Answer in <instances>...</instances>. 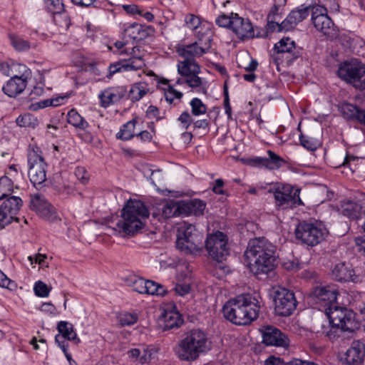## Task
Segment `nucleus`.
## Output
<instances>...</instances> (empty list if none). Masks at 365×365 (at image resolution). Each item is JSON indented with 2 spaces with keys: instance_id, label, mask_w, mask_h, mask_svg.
<instances>
[{
  "instance_id": "obj_32",
  "label": "nucleus",
  "mask_w": 365,
  "mask_h": 365,
  "mask_svg": "<svg viewBox=\"0 0 365 365\" xmlns=\"http://www.w3.org/2000/svg\"><path fill=\"white\" fill-rule=\"evenodd\" d=\"M365 158L356 157L346 154L344 157L343 162L340 165L344 168H349L351 173L361 175V171L364 170Z\"/></svg>"
},
{
  "instance_id": "obj_30",
  "label": "nucleus",
  "mask_w": 365,
  "mask_h": 365,
  "mask_svg": "<svg viewBox=\"0 0 365 365\" xmlns=\"http://www.w3.org/2000/svg\"><path fill=\"white\" fill-rule=\"evenodd\" d=\"M161 322L163 330H170L180 327L182 324L183 320L179 312L168 311L165 312L163 314Z\"/></svg>"
},
{
  "instance_id": "obj_60",
  "label": "nucleus",
  "mask_w": 365,
  "mask_h": 365,
  "mask_svg": "<svg viewBox=\"0 0 365 365\" xmlns=\"http://www.w3.org/2000/svg\"><path fill=\"white\" fill-rule=\"evenodd\" d=\"M175 293L179 296H185L190 291V286L187 283L177 284L174 288Z\"/></svg>"
},
{
  "instance_id": "obj_15",
  "label": "nucleus",
  "mask_w": 365,
  "mask_h": 365,
  "mask_svg": "<svg viewBox=\"0 0 365 365\" xmlns=\"http://www.w3.org/2000/svg\"><path fill=\"white\" fill-rule=\"evenodd\" d=\"M205 247L209 255L218 262L225 260L229 255L227 237L222 232L217 231L209 235L205 241Z\"/></svg>"
},
{
  "instance_id": "obj_34",
  "label": "nucleus",
  "mask_w": 365,
  "mask_h": 365,
  "mask_svg": "<svg viewBox=\"0 0 365 365\" xmlns=\"http://www.w3.org/2000/svg\"><path fill=\"white\" fill-rule=\"evenodd\" d=\"M268 158H257L255 161L260 165L264 166L270 170L279 168L284 160L272 150L267 151Z\"/></svg>"
},
{
  "instance_id": "obj_62",
  "label": "nucleus",
  "mask_w": 365,
  "mask_h": 365,
  "mask_svg": "<svg viewBox=\"0 0 365 365\" xmlns=\"http://www.w3.org/2000/svg\"><path fill=\"white\" fill-rule=\"evenodd\" d=\"M159 114H160V110L155 106H148V108L146 110V116L148 118H155L157 120H161L163 118V117H160L159 115Z\"/></svg>"
},
{
  "instance_id": "obj_21",
  "label": "nucleus",
  "mask_w": 365,
  "mask_h": 365,
  "mask_svg": "<svg viewBox=\"0 0 365 365\" xmlns=\"http://www.w3.org/2000/svg\"><path fill=\"white\" fill-rule=\"evenodd\" d=\"M31 76V71L29 68L26 71L20 72L19 74H14L3 86V92L9 97H16L21 93L27 86V80Z\"/></svg>"
},
{
  "instance_id": "obj_19",
  "label": "nucleus",
  "mask_w": 365,
  "mask_h": 365,
  "mask_svg": "<svg viewBox=\"0 0 365 365\" xmlns=\"http://www.w3.org/2000/svg\"><path fill=\"white\" fill-rule=\"evenodd\" d=\"M311 13L312 21L317 30L331 37L336 34L334 24L328 16L326 7L319 4L312 5Z\"/></svg>"
},
{
  "instance_id": "obj_14",
  "label": "nucleus",
  "mask_w": 365,
  "mask_h": 365,
  "mask_svg": "<svg viewBox=\"0 0 365 365\" xmlns=\"http://www.w3.org/2000/svg\"><path fill=\"white\" fill-rule=\"evenodd\" d=\"M130 53L128 59L120 60L110 65L107 77L110 78L119 72L139 70L145 66L140 46L133 47Z\"/></svg>"
},
{
  "instance_id": "obj_51",
  "label": "nucleus",
  "mask_w": 365,
  "mask_h": 365,
  "mask_svg": "<svg viewBox=\"0 0 365 365\" xmlns=\"http://www.w3.org/2000/svg\"><path fill=\"white\" fill-rule=\"evenodd\" d=\"M118 320L121 326H130L138 321V315L135 313L125 312L118 317Z\"/></svg>"
},
{
  "instance_id": "obj_55",
  "label": "nucleus",
  "mask_w": 365,
  "mask_h": 365,
  "mask_svg": "<svg viewBox=\"0 0 365 365\" xmlns=\"http://www.w3.org/2000/svg\"><path fill=\"white\" fill-rule=\"evenodd\" d=\"M0 287L10 290H14L16 288L15 282L9 279L6 275L0 270Z\"/></svg>"
},
{
  "instance_id": "obj_54",
  "label": "nucleus",
  "mask_w": 365,
  "mask_h": 365,
  "mask_svg": "<svg viewBox=\"0 0 365 365\" xmlns=\"http://www.w3.org/2000/svg\"><path fill=\"white\" fill-rule=\"evenodd\" d=\"M47 7L48 10L53 14H61L63 9L64 6L59 0H47Z\"/></svg>"
},
{
  "instance_id": "obj_17",
  "label": "nucleus",
  "mask_w": 365,
  "mask_h": 365,
  "mask_svg": "<svg viewBox=\"0 0 365 365\" xmlns=\"http://www.w3.org/2000/svg\"><path fill=\"white\" fill-rule=\"evenodd\" d=\"M23 205V200L20 197L9 195L4 200L0 206V228L5 227L13 221L19 222L16 215Z\"/></svg>"
},
{
  "instance_id": "obj_22",
  "label": "nucleus",
  "mask_w": 365,
  "mask_h": 365,
  "mask_svg": "<svg viewBox=\"0 0 365 365\" xmlns=\"http://www.w3.org/2000/svg\"><path fill=\"white\" fill-rule=\"evenodd\" d=\"M331 272L333 277L339 282H359L361 280L360 274L349 263L340 262L336 264Z\"/></svg>"
},
{
  "instance_id": "obj_28",
  "label": "nucleus",
  "mask_w": 365,
  "mask_h": 365,
  "mask_svg": "<svg viewBox=\"0 0 365 365\" xmlns=\"http://www.w3.org/2000/svg\"><path fill=\"white\" fill-rule=\"evenodd\" d=\"M339 110L345 119L356 120L365 125V110L356 105L344 102L340 105Z\"/></svg>"
},
{
  "instance_id": "obj_59",
  "label": "nucleus",
  "mask_w": 365,
  "mask_h": 365,
  "mask_svg": "<svg viewBox=\"0 0 365 365\" xmlns=\"http://www.w3.org/2000/svg\"><path fill=\"white\" fill-rule=\"evenodd\" d=\"M47 258V256L46 255L43 254H37L35 255V257L29 256V259L31 262V264L35 263L38 264L41 267H48V264L46 263V259Z\"/></svg>"
},
{
  "instance_id": "obj_58",
  "label": "nucleus",
  "mask_w": 365,
  "mask_h": 365,
  "mask_svg": "<svg viewBox=\"0 0 365 365\" xmlns=\"http://www.w3.org/2000/svg\"><path fill=\"white\" fill-rule=\"evenodd\" d=\"M178 120L185 130H187L193 122L190 113L187 111L182 112Z\"/></svg>"
},
{
  "instance_id": "obj_48",
  "label": "nucleus",
  "mask_w": 365,
  "mask_h": 365,
  "mask_svg": "<svg viewBox=\"0 0 365 365\" xmlns=\"http://www.w3.org/2000/svg\"><path fill=\"white\" fill-rule=\"evenodd\" d=\"M65 100L64 97H58L53 99H47L44 101H41L36 104L32 105L34 107V110H37L39 108H44L48 106H57L63 103Z\"/></svg>"
},
{
  "instance_id": "obj_16",
  "label": "nucleus",
  "mask_w": 365,
  "mask_h": 365,
  "mask_svg": "<svg viewBox=\"0 0 365 365\" xmlns=\"http://www.w3.org/2000/svg\"><path fill=\"white\" fill-rule=\"evenodd\" d=\"M231 30L241 40L267 37L266 31L255 28L249 19L242 18L237 14H235Z\"/></svg>"
},
{
  "instance_id": "obj_23",
  "label": "nucleus",
  "mask_w": 365,
  "mask_h": 365,
  "mask_svg": "<svg viewBox=\"0 0 365 365\" xmlns=\"http://www.w3.org/2000/svg\"><path fill=\"white\" fill-rule=\"evenodd\" d=\"M262 341L267 346L285 347L289 345V339L279 329L267 326L262 329Z\"/></svg>"
},
{
  "instance_id": "obj_35",
  "label": "nucleus",
  "mask_w": 365,
  "mask_h": 365,
  "mask_svg": "<svg viewBox=\"0 0 365 365\" xmlns=\"http://www.w3.org/2000/svg\"><path fill=\"white\" fill-rule=\"evenodd\" d=\"M150 88L148 84L145 82H138L132 85L129 93L128 98L132 102H137L143 98L148 93Z\"/></svg>"
},
{
  "instance_id": "obj_7",
  "label": "nucleus",
  "mask_w": 365,
  "mask_h": 365,
  "mask_svg": "<svg viewBox=\"0 0 365 365\" xmlns=\"http://www.w3.org/2000/svg\"><path fill=\"white\" fill-rule=\"evenodd\" d=\"M270 296L277 315L289 317L295 311L298 302L293 291L279 286L274 287L270 291Z\"/></svg>"
},
{
  "instance_id": "obj_1",
  "label": "nucleus",
  "mask_w": 365,
  "mask_h": 365,
  "mask_svg": "<svg viewBox=\"0 0 365 365\" xmlns=\"http://www.w3.org/2000/svg\"><path fill=\"white\" fill-rule=\"evenodd\" d=\"M276 247L264 237L250 240L245 252V257L248 260L250 271L256 277L267 275L275 268Z\"/></svg>"
},
{
  "instance_id": "obj_8",
  "label": "nucleus",
  "mask_w": 365,
  "mask_h": 365,
  "mask_svg": "<svg viewBox=\"0 0 365 365\" xmlns=\"http://www.w3.org/2000/svg\"><path fill=\"white\" fill-rule=\"evenodd\" d=\"M28 175L34 186L42 185L46 180L47 164L44 160L42 151L37 146L30 147L27 155Z\"/></svg>"
},
{
  "instance_id": "obj_20",
  "label": "nucleus",
  "mask_w": 365,
  "mask_h": 365,
  "mask_svg": "<svg viewBox=\"0 0 365 365\" xmlns=\"http://www.w3.org/2000/svg\"><path fill=\"white\" fill-rule=\"evenodd\" d=\"M341 213L351 220H357L365 215V195L363 193L345 199L340 205Z\"/></svg>"
},
{
  "instance_id": "obj_5",
  "label": "nucleus",
  "mask_w": 365,
  "mask_h": 365,
  "mask_svg": "<svg viewBox=\"0 0 365 365\" xmlns=\"http://www.w3.org/2000/svg\"><path fill=\"white\" fill-rule=\"evenodd\" d=\"M205 42L202 46H200L197 42L189 45L180 46L177 48L178 55L184 58L178 63V71L186 74L189 71L192 73H199L200 67L195 61L196 57H200L205 53L210 48L212 41L210 36L204 38ZM202 44V41H200Z\"/></svg>"
},
{
  "instance_id": "obj_11",
  "label": "nucleus",
  "mask_w": 365,
  "mask_h": 365,
  "mask_svg": "<svg viewBox=\"0 0 365 365\" xmlns=\"http://www.w3.org/2000/svg\"><path fill=\"white\" fill-rule=\"evenodd\" d=\"M329 320L341 329L349 333L359 330L361 327L360 320L356 319V314L352 310L344 307L335 306L331 311H328L326 314Z\"/></svg>"
},
{
  "instance_id": "obj_10",
  "label": "nucleus",
  "mask_w": 365,
  "mask_h": 365,
  "mask_svg": "<svg viewBox=\"0 0 365 365\" xmlns=\"http://www.w3.org/2000/svg\"><path fill=\"white\" fill-rule=\"evenodd\" d=\"M295 236L302 244L314 247L324 239L323 225L318 222L302 221L295 229Z\"/></svg>"
},
{
  "instance_id": "obj_56",
  "label": "nucleus",
  "mask_w": 365,
  "mask_h": 365,
  "mask_svg": "<svg viewBox=\"0 0 365 365\" xmlns=\"http://www.w3.org/2000/svg\"><path fill=\"white\" fill-rule=\"evenodd\" d=\"M275 20L276 19H267L266 29H262L264 31H267V36H268L269 33L274 32L276 30L277 31H285V29H284V28L281 26L282 25V22L279 24L278 22L275 21Z\"/></svg>"
},
{
  "instance_id": "obj_52",
  "label": "nucleus",
  "mask_w": 365,
  "mask_h": 365,
  "mask_svg": "<svg viewBox=\"0 0 365 365\" xmlns=\"http://www.w3.org/2000/svg\"><path fill=\"white\" fill-rule=\"evenodd\" d=\"M192 113L194 115H200L206 113V106L200 98H195L190 101Z\"/></svg>"
},
{
  "instance_id": "obj_3",
  "label": "nucleus",
  "mask_w": 365,
  "mask_h": 365,
  "mask_svg": "<svg viewBox=\"0 0 365 365\" xmlns=\"http://www.w3.org/2000/svg\"><path fill=\"white\" fill-rule=\"evenodd\" d=\"M211 348L212 342L207 334L200 329H192L178 341L174 347V352L181 361L192 362Z\"/></svg>"
},
{
  "instance_id": "obj_13",
  "label": "nucleus",
  "mask_w": 365,
  "mask_h": 365,
  "mask_svg": "<svg viewBox=\"0 0 365 365\" xmlns=\"http://www.w3.org/2000/svg\"><path fill=\"white\" fill-rule=\"evenodd\" d=\"M338 294L339 292L334 287L323 286L315 287L310 296L317 309L327 314L328 311H331L335 306H338L336 303Z\"/></svg>"
},
{
  "instance_id": "obj_36",
  "label": "nucleus",
  "mask_w": 365,
  "mask_h": 365,
  "mask_svg": "<svg viewBox=\"0 0 365 365\" xmlns=\"http://www.w3.org/2000/svg\"><path fill=\"white\" fill-rule=\"evenodd\" d=\"M182 78H178L176 81V84L181 85L183 83L187 84V86L192 88H200L202 84V80L198 76L199 73H192V71L187 72L186 74L178 73Z\"/></svg>"
},
{
  "instance_id": "obj_39",
  "label": "nucleus",
  "mask_w": 365,
  "mask_h": 365,
  "mask_svg": "<svg viewBox=\"0 0 365 365\" xmlns=\"http://www.w3.org/2000/svg\"><path fill=\"white\" fill-rule=\"evenodd\" d=\"M57 329L59 332V335L63 336L64 338H67V340H73L75 341L76 344L80 342V339L77 337L71 324L67 322L61 321L58 322Z\"/></svg>"
},
{
  "instance_id": "obj_41",
  "label": "nucleus",
  "mask_w": 365,
  "mask_h": 365,
  "mask_svg": "<svg viewBox=\"0 0 365 365\" xmlns=\"http://www.w3.org/2000/svg\"><path fill=\"white\" fill-rule=\"evenodd\" d=\"M17 125L21 128H35L38 125V120L36 117L31 113H24L20 115L16 119Z\"/></svg>"
},
{
  "instance_id": "obj_61",
  "label": "nucleus",
  "mask_w": 365,
  "mask_h": 365,
  "mask_svg": "<svg viewBox=\"0 0 365 365\" xmlns=\"http://www.w3.org/2000/svg\"><path fill=\"white\" fill-rule=\"evenodd\" d=\"M76 178L83 184L86 183L88 178L87 171L83 167H77L74 173Z\"/></svg>"
},
{
  "instance_id": "obj_31",
  "label": "nucleus",
  "mask_w": 365,
  "mask_h": 365,
  "mask_svg": "<svg viewBox=\"0 0 365 365\" xmlns=\"http://www.w3.org/2000/svg\"><path fill=\"white\" fill-rule=\"evenodd\" d=\"M185 21L187 26L192 30L200 29L196 34L199 41H202L207 36H210L208 35L210 30L207 28L204 30L203 28L200 26L201 21L198 16L191 14H187L185 17Z\"/></svg>"
},
{
  "instance_id": "obj_53",
  "label": "nucleus",
  "mask_w": 365,
  "mask_h": 365,
  "mask_svg": "<svg viewBox=\"0 0 365 365\" xmlns=\"http://www.w3.org/2000/svg\"><path fill=\"white\" fill-rule=\"evenodd\" d=\"M234 16H235V14H233V13L231 14L230 16H227L225 14H222L216 19L215 23L220 27L228 28V29H231L232 26V22L234 20Z\"/></svg>"
},
{
  "instance_id": "obj_9",
  "label": "nucleus",
  "mask_w": 365,
  "mask_h": 365,
  "mask_svg": "<svg viewBox=\"0 0 365 365\" xmlns=\"http://www.w3.org/2000/svg\"><path fill=\"white\" fill-rule=\"evenodd\" d=\"M338 76L359 90L365 89V64L356 60L344 62L337 71Z\"/></svg>"
},
{
  "instance_id": "obj_18",
  "label": "nucleus",
  "mask_w": 365,
  "mask_h": 365,
  "mask_svg": "<svg viewBox=\"0 0 365 365\" xmlns=\"http://www.w3.org/2000/svg\"><path fill=\"white\" fill-rule=\"evenodd\" d=\"M299 194L300 189L294 188L288 184H279L274 188V191L276 205L282 207L302 205Z\"/></svg>"
},
{
  "instance_id": "obj_37",
  "label": "nucleus",
  "mask_w": 365,
  "mask_h": 365,
  "mask_svg": "<svg viewBox=\"0 0 365 365\" xmlns=\"http://www.w3.org/2000/svg\"><path fill=\"white\" fill-rule=\"evenodd\" d=\"M162 214L165 218L183 215L182 201L174 202L172 200L166 202L163 207Z\"/></svg>"
},
{
  "instance_id": "obj_27",
  "label": "nucleus",
  "mask_w": 365,
  "mask_h": 365,
  "mask_svg": "<svg viewBox=\"0 0 365 365\" xmlns=\"http://www.w3.org/2000/svg\"><path fill=\"white\" fill-rule=\"evenodd\" d=\"M155 30L151 26L133 23L125 30V35L135 41H140L153 36Z\"/></svg>"
},
{
  "instance_id": "obj_64",
  "label": "nucleus",
  "mask_w": 365,
  "mask_h": 365,
  "mask_svg": "<svg viewBox=\"0 0 365 365\" xmlns=\"http://www.w3.org/2000/svg\"><path fill=\"white\" fill-rule=\"evenodd\" d=\"M44 89L42 85H36L34 86L33 89L29 93L30 100H34L37 97L43 95Z\"/></svg>"
},
{
  "instance_id": "obj_45",
  "label": "nucleus",
  "mask_w": 365,
  "mask_h": 365,
  "mask_svg": "<svg viewBox=\"0 0 365 365\" xmlns=\"http://www.w3.org/2000/svg\"><path fill=\"white\" fill-rule=\"evenodd\" d=\"M13 182L6 176L0 178V200H4L11 195Z\"/></svg>"
},
{
  "instance_id": "obj_12",
  "label": "nucleus",
  "mask_w": 365,
  "mask_h": 365,
  "mask_svg": "<svg viewBox=\"0 0 365 365\" xmlns=\"http://www.w3.org/2000/svg\"><path fill=\"white\" fill-rule=\"evenodd\" d=\"M275 53L272 58L276 65L285 63L292 64L296 59L302 55V49L296 46L295 42L289 37L282 38L274 44Z\"/></svg>"
},
{
  "instance_id": "obj_46",
  "label": "nucleus",
  "mask_w": 365,
  "mask_h": 365,
  "mask_svg": "<svg viewBox=\"0 0 365 365\" xmlns=\"http://www.w3.org/2000/svg\"><path fill=\"white\" fill-rule=\"evenodd\" d=\"M9 38L12 46L18 51H26L31 47L30 43L27 41L19 36L10 35Z\"/></svg>"
},
{
  "instance_id": "obj_40",
  "label": "nucleus",
  "mask_w": 365,
  "mask_h": 365,
  "mask_svg": "<svg viewBox=\"0 0 365 365\" xmlns=\"http://www.w3.org/2000/svg\"><path fill=\"white\" fill-rule=\"evenodd\" d=\"M136 122L135 119H133L123 124L120 131L116 134V138L123 140H128L133 138Z\"/></svg>"
},
{
  "instance_id": "obj_29",
  "label": "nucleus",
  "mask_w": 365,
  "mask_h": 365,
  "mask_svg": "<svg viewBox=\"0 0 365 365\" xmlns=\"http://www.w3.org/2000/svg\"><path fill=\"white\" fill-rule=\"evenodd\" d=\"M364 356V345L359 341L354 342L346 352L345 361L349 365H360Z\"/></svg>"
},
{
  "instance_id": "obj_44",
  "label": "nucleus",
  "mask_w": 365,
  "mask_h": 365,
  "mask_svg": "<svg viewBox=\"0 0 365 365\" xmlns=\"http://www.w3.org/2000/svg\"><path fill=\"white\" fill-rule=\"evenodd\" d=\"M128 356L132 359L138 360L140 363L144 364L150 356V353L144 347L140 349H132L128 351Z\"/></svg>"
},
{
  "instance_id": "obj_26",
  "label": "nucleus",
  "mask_w": 365,
  "mask_h": 365,
  "mask_svg": "<svg viewBox=\"0 0 365 365\" xmlns=\"http://www.w3.org/2000/svg\"><path fill=\"white\" fill-rule=\"evenodd\" d=\"M312 5H302L296 10H292L287 17L282 21L281 25L286 31L294 29L296 26L304 19H305L311 11Z\"/></svg>"
},
{
  "instance_id": "obj_38",
  "label": "nucleus",
  "mask_w": 365,
  "mask_h": 365,
  "mask_svg": "<svg viewBox=\"0 0 365 365\" xmlns=\"http://www.w3.org/2000/svg\"><path fill=\"white\" fill-rule=\"evenodd\" d=\"M67 122L73 127L83 130H85L89 126L88 123L76 109H71L68 112Z\"/></svg>"
},
{
  "instance_id": "obj_47",
  "label": "nucleus",
  "mask_w": 365,
  "mask_h": 365,
  "mask_svg": "<svg viewBox=\"0 0 365 365\" xmlns=\"http://www.w3.org/2000/svg\"><path fill=\"white\" fill-rule=\"evenodd\" d=\"M329 324L330 326L324 329L322 332L329 340L334 341L338 339L341 336V333L345 331L341 329L339 326H336L332 323Z\"/></svg>"
},
{
  "instance_id": "obj_43",
  "label": "nucleus",
  "mask_w": 365,
  "mask_h": 365,
  "mask_svg": "<svg viewBox=\"0 0 365 365\" xmlns=\"http://www.w3.org/2000/svg\"><path fill=\"white\" fill-rule=\"evenodd\" d=\"M128 286L140 294H144L146 280L138 276L131 274L129 275L125 279Z\"/></svg>"
},
{
  "instance_id": "obj_63",
  "label": "nucleus",
  "mask_w": 365,
  "mask_h": 365,
  "mask_svg": "<svg viewBox=\"0 0 365 365\" xmlns=\"http://www.w3.org/2000/svg\"><path fill=\"white\" fill-rule=\"evenodd\" d=\"M158 284L152 280H146L145 286L144 287V294L154 295L157 292Z\"/></svg>"
},
{
  "instance_id": "obj_6",
  "label": "nucleus",
  "mask_w": 365,
  "mask_h": 365,
  "mask_svg": "<svg viewBox=\"0 0 365 365\" xmlns=\"http://www.w3.org/2000/svg\"><path fill=\"white\" fill-rule=\"evenodd\" d=\"M203 235L192 224L181 225L178 229L176 247L185 254L200 253L203 247Z\"/></svg>"
},
{
  "instance_id": "obj_2",
  "label": "nucleus",
  "mask_w": 365,
  "mask_h": 365,
  "mask_svg": "<svg viewBox=\"0 0 365 365\" xmlns=\"http://www.w3.org/2000/svg\"><path fill=\"white\" fill-rule=\"evenodd\" d=\"M259 301L251 294H240L227 301L222 307L223 316L236 325H247L257 318Z\"/></svg>"
},
{
  "instance_id": "obj_57",
  "label": "nucleus",
  "mask_w": 365,
  "mask_h": 365,
  "mask_svg": "<svg viewBox=\"0 0 365 365\" xmlns=\"http://www.w3.org/2000/svg\"><path fill=\"white\" fill-rule=\"evenodd\" d=\"M182 97V93L172 87H170L165 93V100L170 104L173 103L175 99L180 100Z\"/></svg>"
},
{
  "instance_id": "obj_4",
  "label": "nucleus",
  "mask_w": 365,
  "mask_h": 365,
  "mask_svg": "<svg viewBox=\"0 0 365 365\" xmlns=\"http://www.w3.org/2000/svg\"><path fill=\"white\" fill-rule=\"evenodd\" d=\"M149 210L140 200H129L121 211L122 220L116 226L120 232L133 235L141 230L149 217Z\"/></svg>"
},
{
  "instance_id": "obj_42",
  "label": "nucleus",
  "mask_w": 365,
  "mask_h": 365,
  "mask_svg": "<svg viewBox=\"0 0 365 365\" xmlns=\"http://www.w3.org/2000/svg\"><path fill=\"white\" fill-rule=\"evenodd\" d=\"M27 66L24 64L12 63L11 64L3 62L0 63V70L1 73L5 76H14V74H16L15 72L16 70H19V73L21 71H26Z\"/></svg>"
},
{
  "instance_id": "obj_50",
  "label": "nucleus",
  "mask_w": 365,
  "mask_h": 365,
  "mask_svg": "<svg viewBox=\"0 0 365 365\" xmlns=\"http://www.w3.org/2000/svg\"><path fill=\"white\" fill-rule=\"evenodd\" d=\"M299 141L300 144L304 148L310 151H315L319 146V143L317 140L304 135H300Z\"/></svg>"
},
{
  "instance_id": "obj_49",
  "label": "nucleus",
  "mask_w": 365,
  "mask_h": 365,
  "mask_svg": "<svg viewBox=\"0 0 365 365\" xmlns=\"http://www.w3.org/2000/svg\"><path fill=\"white\" fill-rule=\"evenodd\" d=\"M51 287L42 281H37L34 286V292L37 297H46L49 295Z\"/></svg>"
},
{
  "instance_id": "obj_25",
  "label": "nucleus",
  "mask_w": 365,
  "mask_h": 365,
  "mask_svg": "<svg viewBox=\"0 0 365 365\" xmlns=\"http://www.w3.org/2000/svg\"><path fill=\"white\" fill-rule=\"evenodd\" d=\"M126 94L127 90L125 87L108 88L98 95L101 106L103 108H108L110 105L119 102Z\"/></svg>"
},
{
  "instance_id": "obj_33",
  "label": "nucleus",
  "mask_w": 365,
  "mask_h": 365,
  "mask_svg": "<svg viewBox=\"0 0 365 365\" xmlns=\"http://www.w3.org/2000/svg\"><path fill=\"white\" fill-rule=\"evenodd\" d=\"M182 213L185 215L198 216L203 213L205 208V203L200 200L194 199L187 202L182 201Z\"/></svg>"
},
{
  "instance_id": "obj_24",
  "label": "nucleus",
  "mask_w": 365,
  "mask_h": 365,
  "mask_svg": "<svg viewBox=\"0 0 365 365\" xmlns=\"http://www.w3.org/2000/svg\"><path fill=\"white\" fill-rule=\"evenodd\" d=\"M30 208L48 220L56 217L53 207L41 194L31 195Z\"/></svg>"
}]
</instances>
